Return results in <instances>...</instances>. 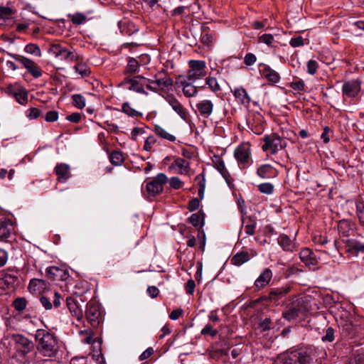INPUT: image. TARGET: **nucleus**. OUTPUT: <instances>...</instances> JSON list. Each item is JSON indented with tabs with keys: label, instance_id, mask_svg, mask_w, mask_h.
Here are the masks:
<instances>
[{
	"label": "nucleus",
	"instance_id": "60",
	"mask_svg": "<svg viewBox=\"0 0 364 364\" xmlns=\"http://www.w3.org/2000/svg\"><path fill=\"white\" fill-rule=\"evenodd\" d=\"M58 118V113L56 111L48 112L45 117L46 122H55Z\"/></svg>",
	"mask_w": 364,
	"mask_h": 364
},
{
	"label": "nucleus",
	"instance_id": "27",
	"mask_svg": "<svg viewBox=\"0 0 364 364\" xmlns=\"http://www.w3.org/2000/svg\"><path fill=\"white\" fill-rule=\"evenodd\" d=\"M261 72L262 75L272 83H277L280 80L279 73L269 66L264 65Z\"/></svg>",
	"mask_w": 364,
	"mask_h": 364
},
{
	"label": "nucleus",
	"instance_id": "54",
	"mask_svg": "<svg viewBox=\"0 0 364 364\" xmlns=\"http://www.w3.org/2000/svg\"><path fill=\"white\" fill-rule=\"evenodd\" d=\"M201 334L210 335L212 337H215L218 334V331L215 329H213L210 324H207L201 330Z\"/></svg>",
	"mask_w": 364,
	"mask_h": 364
},
{
	"label": "nucleus",
	"instance_id": "39",
	"mask_svg": "<svg viewBox=\"0 0 364 364\" xmlns=\"http://www.w3.org/2000/svg\"><path fill=\"white\" fill-rule=\"evenodd\" d=\"M122 112L132 117L142 116V114L132 108L129 102H124L122 104Z\"/></svg>",
	"mask_w": 364,
	"mask_h": 364
},
{
	"label": "nucleus",
	"instance_id": "26",
	"mask_svg": "<svg viewBox=\"0 0 364 364\" xmlns=\"http://www.w3.org/2000/svg\"><path fill=\"white\" fill-rule=\"evenodd\" d=\"M256 226L257 222L255 216L242 217V227L245 229L246 235H254Z\"/></svg>",
	"mask_w": 364,
	"mask_h": 364
},
{
	"label": "nucleus",
	"instance_id": "45",
	"mask_svg": "<svg viewBox=\"0 0 364 364\" xmlns=\"http://www.w3.org/2000/svg\"><path fill=\"white\" fill-rule=\"evenodd\" d=\"M68 17L70 18L73 23L80 25L86 21V16L82 13H76L75 14H69Z\"/></svg>",
	"mask_w": 364,
	"mask_h": 364
},
{
	"label": "nucleus",
	"instance_id": "24",
	"mask_svg": "<svg viewBox=\"0 0 364 364\" xmlns=\"http://www.w3.org/2000/svg\"><path fill=\"white\" fill-rule=\"evenodd\" d=\"M214 167L220 172L228 183H230V175L225 168L223 160L220 156H215L213 159Z\"/></svg>",
	"mask_w": 364,
	"mask_h": 364
},
{
	"label": "nucleus",
	"instance_id": "5",
	"mask_svg": "<svg viewBox=\"0 0 364 364\" xmlns=\"http://www.w3.org/2000/svg\"><path fill=\"white\" fill-rule=\"evenodd\" d=\"M85 316L93 328H97L103 321V315L98 304L91 302L87 304Z\"/></svg>",
	"mask_w": 364,
	"mask_h": 364
},
{
	"label": "nucleus",
	"instance_id": "46",
	"mask_svg": "<svg viewBox=\"0 0 364 364\" xmlns=\"http://www.w3.org/2000/svg\"><path fill=\"white\" fill-rule=\"evenodd\" d=\"M258 190L264 194H272L274 192V186L270 183H263L258 186Z\"/></svg>",
	"mask_w": 364,
	"mask_h": 364
},
{
	"label": "nucleus",
	"instance_id": "8",
	"mask_svg": "<svg viewBox=\"0 0 364 364\" xmlns=\"http://www.w3.org/2000/svg\"><path fill=\"white\" fill-rule=\"evenodd\" d=\"M14 348L18 353L26 355L33 348V343L21 334H13L11 337Z\"/></svg>",
	"mask_w": 364,
	"mask_h": 364
},
{
	"label": "nucleus",
	"instance_id": "35",
	"mask_svg": "<svg viewBox=\"0 0 364 364\" xmlns=\"http://www.w3.org/2000/svg\"><path fill=\"white\" fill-rule=\"evenodd\" d=\"M74 69L82 77H88L91 73L90 67L82 61L77 63Z\"/></svg>",
	"mask_w": 364,
	"mask_h": 364
},
{
	"label": "nucleus",
	"instance_id": "9",
	"mask_svg": "<svg viewBox=\"0 0 364 364\" xmlns=\"http://www.w3.org/2000/svg\"><path fill=\"white\" fill-rule=\"evenodd\" d=\"M168 181V178L164 173H159L151 181L146 184V189L150 196H155L161 193L164 190V185Z\"/></svg>",
	"mask_w": 364,
	"mask_h": 364
},
{
	"label": "nucleus",
	"instance_id": "43",
	"mask_svg": "<svg viewBox=\"0 0 364 364\" xmlns=\"http://www.w3.org/2000/svg\"><path fill=\"white\" fill-rule=\"evenodd\" d=\"M27 303L24 297H18L14 301L13 305L16 311H22L26 308Z\"/></svg>",
	"mask_w": 364,
	"mask_h": 364
},
{
	"label": "nucleus",
	"instance_id": "12",
	"mask_svg": "<svg viewBox=\"0 0 364 364\" xmlns=\"http://www.w3.org/2000/svg\"><path fill=\"white\" fill-rule=\"evenodd\" d=\"M361 91V82L359 80L346 81L342 86L343 96L348 98H355Z\"/></svg>",
	"mask_w": 364,
	"mask_h": 364
},
{
	"label": "nucleus",
	"instance_id": "4",
	"mask_svg": "<svg viewBox=\"0 0 364 364\" xmlns=\"http://www.w3.org/2000/svg\"><path fill=\"white\" fill-rule=\"evenodd\" d=\"M263 141L262 150L268 151L271 154H275L279 150L284 149L287 145L286 139L277 134L266 135L264 136Z\"/></svg>",
	"mask_w": 364,
	"mask_h": 364
},
{
	"label": "nucleus",
	"instance_id": "50",
	"mask_svg": "<svg viewBox=\"0 0 364 364\" xmlns=\"http://www.w3.org/2000/svg\"><path fill=\"white\" fill-rule=\"evenodd\" d=\"M258 42L263 43L267 46H270L274 42V36L272 34H263L259 36Z\"/></svg>",
	"mask_w": 364,
	"mask_h": 364
},
{
	"label": "nucleus",
	"instance_id": "44",
	"mask_svg": "<svg viewBox=\"0 0 364 364\" xmlns=\"http://www.w3.org/2000/svg\"><path fill=\"white\" fill-rule=\"evenodd\" d=\"M356 214L359 222L364 225V201L359 200L356 202Z\"/></svg>",
	"mask_w": 364,
	"mask_h": 364
},
{
	"label": "nucleus",
	"instance_id": "57",
	"mask_svg": "<svg viewBox=\"0 0 364 364\" xmlns=\"http://www.w3.org/2000/svg\"><path fill=\"white\" fill-rule=\"evenodd\" d=\"M257 58L255 54L250 53L246 54L244 58V63L246 65H252L255 63Z\"/></svg>",
	"mask_w": 364,
	"mask_h": 364
},
{
	"label": "nucleus",
	"instance_id": "63",
	"mask_svg": "<svg viewBox=\"0 0 364 364\" xmlns=\"http://www.w3.org/2000/svg\"><path fill=\"white\" fill-rule=\"evenodd\" d=\"M290 45L294 47H299L304 45V39L301 36H297L291 39Z\"/></svg>",
	"mask_w": 364,
	"mask_h": 364
},
{
	"label": "nucleus",
	"instance_id": "31",
	"mask_svg": "<svg viewBox=\"0 0 364 364\" xmlns=\"http://www.w3.org/2000/svg\"><path fill=\"white\" fill-rule=\"evenodd\" d=\"M341 331L344 336L348 338H352L355 336L357 333V328L349 321H346L341 324Z\"/></svg>",
	"mask_w": 364,
	"mask_h": 364
},
{
	"label": "nucleus",
	"instance_id": "52",
	"mask_svg": "<svg viewBox=\"0 0 364 364\" xmlns=\"http://www.w3.org/2000/svg\"><path fill=\"white\" fill-rule=\"evenodd\" d=\"M26 116L30 119H36L40 116V111L37 108L32 107L25 112Z\"/></svg>",
	"mask_w": 364,
	"mask_h": 364
},
{
	"label": "nucleus",
	"instance_id": "49",
	"mask_svg": "<svg viewBox=\"0 0 364 364\" xmlns=\"http://www.w3.org/2000/svg\"><path fill=\"white\" fill-rule=\"evenodd\" d=\"M304 82L300 79L290 83V87L298 92H304Z\"/></svg>",
	"mask_w": 364,
	"mask_h": 364
},
{
	"label": "nucleus",
	"instance_id": "13",
	"mask_svg": "<svg viewBox=\"0 0 364 364\" xmlns=\"http://www.w3.org/2000/svg\"><path fill=\"white\" fill-rule=\"evenodd\" d=\"M6 92L13 97L17 102L22 105L28 103V97L26 90L18 85H9L6 87Z\"/></svg>",
	"mask_w": 364,
	"mask_h": 364
},
{
	"label": "nucleus",
	"instance_id": "38",
	"mask_svg": "<svg viewBox=\"0 0 364 364\" xmlns=\"http://www.w3.org/2000/svg\"><path fill=\"white\" fill-rule=\"evenodd\" d=\"M139 62L134 58H129L126 68V71L129 74H134L139 72Z\"/></svg>",
	"mask_w": 364,
	"mask_h": 364
},
{
	"label": "nucleus",
	"instance_id": "48",
	"mask_svg": "<svg viewBox=\"0 0 364 364\" xmlns=\"http://www.w3.org/2000/svg\"><path fill=\"white\" fill-rule=\"evenodd\" d=\"M25 51L30 54H33L37 56L41 55V50L38 46L33 43H29L26 46Z\"/></svg>",
	"mask_w": 364,
	"mask_h": 364
},
{
	"label": "nucleus",
	"instance_id": "17",
	"mask_svg": "<svg viewBox=\"0 0 364 364\" xmlns=\"http://www.w3.org/2000/svg\"><path fill=\"white\" fill-rule=\"evenodd\" d=\"M53 50L55 56L59 57L61 60H69L71 62L76 61L77 60L76 54L60 45L54 46Z\"/></svg>",
	"mask_w": 364,
	"mask_h": 364
},
{
	"label": "nucleus",
	"instance_id": "16",
	"mask_svg": "<svg viewBox=\"0 0 364 364\" xmlns=\"http://www.w3.org/2000/svg\"><path fill=\"white\" fill-rule=\"evenodd\" d=\"M166 102L172 107V109L184 120L188 118V112L179 101L173 95H168L166 97Z\"/></svg>",
	"mask_w": 364,
	"mask_h": 364
},
{
	"label": "nucleus",
	"instance_id": "34",
	"mask_svg": "<svg viewBox=\"0 0 364 364\" xmlns=\"http://www.w3.org/2000/svg\"><path fill=\"white\" fill-rule=\"evenodd\" d=\"M46 273L49 277L54 279H56L58 277H60L61 279H65L67 277V273L56 267H48L46 269Z\"/></svg>",
	"mask_w": 364,
	"mask_h": 364
},
{
	"label": "nucleus",
	"instance_id": "32",
	"mask_svg": "<svg viewBox=\"0 0 364 364\" xmlns=\"http://www.w3.org/2000/svg\"><path fill=\"white\" fill-rule=\"evenodd\" d=\"M68 307L73 316L75 317L77 321H80L83 317V313L77 303L73 299H68Z\"/></svg>",
	"mask_w": 364,
	"mask_h": 364
},
{
	"label": "nucleus",
	"instance_id": "29",
	"mask_svg": "<svg viewBox=\"0 0 364 364\" xmlns=\"http://www.w3.org/2000/svg\"><path fill=\"white\" fill-rule=\"evenodd\" d=\"M18 278L14 274H5L0 276V287L2 289H10L13 287Z\"/></svg>",
	"mask_w": 364,
	"mask_h": 364
},
{
	"label": "nucleus",
	"instance_id": "23",
	"mask_svg": "<svg viewBox=\"0 0 364 364\" xmlns=\"http://www.w3.org/2000/svg\"><path fill=\"white\" fill-rule=\"evenodd\" d=\"M232 92L240 103L246 107L249 106L251 100L245 88L242 87H236Z\"/></svg>",
	"mask_w": 364,
	"mask_h": 364
},
{
	"label": "nucleus",
	"instance_id": "37",
	"mask_svg": "<svg viewBox=\"0 0 364 364\" xmlns=\"http://www.w3.org/2000/svg\"><path fill=\"white\" fill-rule=\"evenodd\" d=\"M278 243L285 251H292L293 245L290 238L284 234L278 237Z\"/></svg>",
	"mask_w": 364,
	"mask_h": 364
},
{
	"label": "nucleus",
	"instance_id": "30",
	"mask_svg": "<svg viewBox=\"0 0 364 364\" xmlns=\"http://www.w3.org/2000/svg\"><path fill=\"white\" fill-rule=\"evenodd\" d=\"M193 82L187 79L181 82L183 85V93L187 97H194L198 93L197 87L192 85Z\"/></svg>",
	"mask_w": 364,
	"mask_h": 364
},
{
	"label": "nucleus",
	"instance_id": "59",
	"mask_svg": "<svg viewBox=\"0 0 364 364\" xmlns=\"http://www.w3.org/2000/svg\"><path fill=\"white\" fill-rule=\"evenodd\" d=\"M13 14V11L8 6H0V18H6Z\"/></svg>",
	"mask_w": 364,
	"mask_h": 364
},
{
	"label": "nucleus",
	"instance_id": "33",
	"mask_svg": "<svg viewBox=\"0 0 364 364\" xmlns=\"http://www.w3.org/2000/svg\"><path fill=\"white\" fill-rule=\"evenodd\" d=\"M129 83L130 84V86L129 87L130 90L135 91L138 93L144 94L146 95H148V92H146L144 90V88H142L141 87V82H140L139 75L135 76L132 79H130L129 80Z\"/></svg>",
	"mask_w": 364,
	"mask_h": 364
},
{
	"label": "nucleus",
	"instance_id": "10",
	"mask_svg": "<svg viewBox=\"0 0 364 364\" xmlns=\"http://www.w3.org/2000/svg\"><path fill=\"white\" fill-rule=\"evenodd\" d=\"M14 59L21 63L26 70L34 77L38 78L42 75L41 68L32 60L20 55H12Z\"/></svg>",
	"mask_w": 364,
	"mask_h": 364
},
{
	"label": "nucleus",
	"instance_id": "41",
	"mask_svg": "<svg viewBox=\"0 0 364 364\" xmlns=\"http://www.w3.org/2000/svg\"><path fill=\"white\" fill-rule=\"evenodd\" d=\"M109 161L114 166H120L124 162V156L120 151H114L110 154Z\"/></svg>",
	"mask_w": 364,
	"mask_h": 364
},
{
	"label": "nucleus",
	"instance_id": "36",
	"mask_svg": "<svg viewBox=\"0 0 364 364\" xmlns=\"http://www.w3.org/2000/svg\"><path fill=\"white\" fill-rule=\"evenodd\" d=\"M154 132L159 136L160 137L166 139L169 141H176V136L170 133H168L164 128L161 127L159 125L154 126Z\"/></svg>",
	"mask_w": 364,
	"mask_h": 364
},
{
	"label": "nucleus",
	"instance_id": "64",
	"mask_svg": "<svg viewBox=\"0 0 364 364\" xmlns=\"http://www.w3.org/2000/svg\"><path fill=\"white\" fill-rule=\"evenodd\" d=\"M195 282L193 279H189L186 284V291L188 294H193L195 289Z\"/></svg>",
	"mask_w": 364,
	"mask_h": 364
},
{
	"label": "nucleus",
	"instance_id": "7",
	"mask_svg": "<svg viewBox=\"0 0 364 364\" xmlns=\"http://www.w3.org/2000/svg\"><path fill=\"white\" fill-rule=\"evenodd\" d=\"M188 63L190 69L186 76L188 81L195 82L205 76L206 64L205 61L192 60Z\"/></svg>",
	"mask_w": 364,
	"mask_h": 364
},
{
	"label": "nucleus",
	"instance_id": "28",
	"mask_svg": "<svg viewBox=\"0 0 364 364\" xmlns=\"http://www.w3.org/2000/svg\"><path fill=\"white\" fill-rule=\"evenodd\" d=\"M69 170V166L65 164H60L55 166V172L58 176L60 181L64 182L70 177Z\"/></svg>",
	"mask_w": 364,
	"mask_h": 364
},
{
	"label": "nucleus",
	"instance_id": "21",
	"mask_svg": "<svg viewBox=\"0 0 364 364\" xmlns=\"http://www.w3.org/2000/svg\"><path fill=\"white\" fill-rule=\"evenodd\" d=\"M171 169H177L179 174H188L190 170L189 162L183 158L178 157L169 166Z\"/></svg>",
	"mask_w": 364,
	"mask_h": 364
},
{
	"label": "nucleus",
	"instance_id": "22",
	"mask_svg": "<svg viewBox=\"0 0 364 364\" xmlns=\"http://www.w3.org/2000/svg\"><path fill=\"white\" fill-rule=\"evenodd\" d=\"M299 258L306 266H314L317 264V259L309 248L302 249L299 252Z\"/></svg>",
	"mask_w": 364,
	"mask_h": 364
},
{
	"label": "nucleus",
	"instance_id": "25",
	"mask_svg": "<svg viewBox=\"0 0 364 364\" xmlns=\"http://www.w3.org/2000/svg\"><path fill=\"white\" fill-rule=\"evenodd\" d=\"M257 174L261 178H270L277 176V171L269 164H263L257 170Z\"/></svg>",
	"mask_w": 364,
	"mask_h": 364
},
{
	"label": "nucleus",
	"instance_id": "20",
	"mask_svg": "<svg viewBox=\"0 0 364 364\" xmlns=\"http://www.w3.org/2000/svg\"><path fill=\"white\" fill-rule=\"evenodd\" d=\"M13 230L12 223L10 219L5 217L0 218V240L9 237Z\"/></svg>",
	"mask_w": 364,
	"mask_h": 364
},
{
	"label": "nucleus",
	"instance_id": "51",
	"mask_svg": "<svg viewBox=\"0 0 364 364\" xmlns=\"http://www.w3.org/2000/svg\"><path fill=\"white\" fill-rule=\"evenodd\" d=\"M318 64L314 60H310L307 63V73L310 75H314L318 69Z\"/></svg>",
	"mask_w": 364,
	"mask_h": 364
},
{
	"label": "nucleus",
	"instance_id": "14",
	"mask_svg": "<svg viewBox=\"0 0 364 364\" xmlns=\"http://www.w3.org/2000/svg\"><path fill=\"white\" fill-rule=\"evenodd\" d=\"M272 272L269 268H264L255 282V287L262 289L269 285L272 279Z\"/></svg>",
	"mask_w": 364,
	"mask_h": 364
},
{
	"label": "nucleus",
	"instance_id": "19",
	"mask_svg": "<svg viewBox=\"0 0 364 364\" xmlns=\"http://www.w3.org/2000/svg\"><path fill=\"white\" fill-rule=\"evenodd\" d=\"M200 115L203 118H209L213 111V103L209 100H203L196 104Z\"/></svg>",
	"mask_w": 364,
	"mask_h": 364
},
{
	"label": "nucleus",
	"instance_id": "42",
	"mask_svg": "<svg viewBox=\"0 0 364 364\" xmlns=\"http://www.w3.org/2000/svg\"><path fill=\"white\" fill-rule=\"evenodd\" d=\"M45 286L46 284L43 280L34 279L30 281L28 288L31 291H40Z\"/></svg>",
	"mask_w": 364,
	"mask_h": 364
},
{
	"label": "nucleus",
	"instance_id": "53",
	"mask_svg": "<svg viewBox=\"0 0 364 364\" xmlns=\"http://www.w3.org/2000/svg\"><path fill=\"white\" fill-rule=\"evenodd\" d=\"M321 340L324 342H332L334 340V330L332 327H328L326 331V334Z\"/></svg>",
	"mask_w": 364,
	"mask_h": 364
},
{
	"label": "nucleus",
	"instance_id": "55",
	"mask_svg": "<svg viewBox=\"0 0 364 364\" xmlns=\"http://www.w3.org/2000/svg\"><path fill=\"white\" fill-rule=\"evenodd\" d=\"M156 142V139L154 136H148L145 141L144 149L150 151Z\"/></svg>",
	"mask_w": 364,
	"mask_h": 364
},
{
	"label": "nucleus",
	"instance_id": "47",
	"mask_svg": "<svg viewBox=\"0 0 364 364\" xmlns=\"http://www.w3.org/2000/svg\"><path fill=\"white\" fill-rule=\"evenodd\" d=\"M206 84L208 85L210 89L214 92L220 90V87L215 77H208L206 79Z\"/></svg>",
	"mask_w": 364,
	"mask_h": 364
},
{
	"label": "nucleus",
	"instance_id": "6",
	"mask_svg": "<svg viewBox=\"0 0 364 364\" xmlns=\"http://www.w3.org/2000/svg\"><path fill=\"white\" fill-rule=\"evenodd\" d=\"M234 156L240 168H247L252 163L250 145L242 144L238 146L234 151Z\"/></svg>",
	"mask_w": 364,
	"mask_h": 364
},
{
	"label": "nucleus",
	"instance_id": "2",
	"mask_svg": "<svg viewBox=\"0 0 364 364\" xmlns=\"http://www.w3.org/2000/svg\"><path fill=\"white\" fill-rule=\"evenodd\" d=\"M311 350H294L279 357L277 364H311L313 360Z\"/></svg>",
	"mask_w": 364,
	"mask_h": 364
},
{
	"label": "nucleus",
	"instance_id": "1",
	"mask_svg": "<svg viewBox=\"0 0 364 364\" xmlns=\"http://www.w3.org/2000/svg\"><path fill=\"white\" fill-rule=\"evenodd\" d=\"M37 350L46 357H53L58 351V341L54 334L44 329H38L36 332Z\"/></svg>",
	"mask_w": 364,
	"mask_h": 364
},
{
	"label": "nucleus",
	"instance_id": "40",
	"mask_svg": "<svg viewBox=\"0 0 364 364\" xmlns=\"http://www.w3.org/2000/svg\"><path fill=\"white\" fill-rule=\"evenodd\" d=\"M71 98L73 105L77 108L82 109L85 107L86 100L81 94H74L72 95Z\"/></svg>",
	"mask_w": 364,
	"mask_h": 364
},
{
	"label": "nucleus",
	"instance_id": "18",
	"mask_svg": "<svg viewBox=\"0 0 364 364\" xmlns=\"http://www.w3.org/2000/svg\"><path fill=\"white\" fill-rule=\"evenodd\" d=\"M156 81L157 90L159 91L168 90L173 86V80L166 74L159 73L154 75Z\"/></svg>",
	"mask_w": 364,
	"mask_h": 364
},
{
	"label": "nucleus",
	"instance_id": "56",
	"mask_svg": "<svg viewBox=\"0 0 364 364\" xmlns=\"http://www.w3.org/2000/svg\"><path fill=\"white\" fill-rule=\"evenodd\" d=\"M169 184L171 188L174 189H179L181 187L183 182L178 177L174 176L171 178Z\"/></svg>",
	"mask_w": 364,
	"mask_h": 364
},
{
	"label": "nucleus",
	"instance_id": "62",
	"mask_svg": "<svg viewBox=\"0 0 364 364\" xmlns=\"http://www.w3.org/2000/svg\"><path fill=\"white\" fill-rule=\"evenodd\" d=\"M189 221L193 226L198 227L200 224L201 218L198 214L194 213L189 218Z\"/></svg>",
	"mask_w": 364,
	"mask_h": 364
},
{
	"label": "nucleus",
	"instance_id": "58",
	"mask_svg": "<svg viewBox=\"0 0 364 364\" xmlns=\"http://www.w3.org/2000/svg\"><path fill=\"white\" fill-rule=\"evenodd\" d=\"M40 302L46 310H50L53 307L50 298L46 296H41L40 297Z\"/></svg>",
	"mask_w": 364,
	"mask_h": 364
},
{
	"label": "nucleus",
	"instance_id": "3",
	"mask_svg": "<svg viewBox=\"0 0 364 364\" xmlns=\"http://www.w3.org/2000/svg\"><path fill=\"white\" fill-rule=\"evenodd\" d=\"M309 310L308 303L304 299H299L287 306L283 316L289 321L301 319Z\"/></svg>",
	"mask_w": 364,
	"mask_h": 364
},
{
	"label": "nucleus",
	"instance_id": "11",
	"mask_svg": "<svg viewBox=\"0 0 364 364\" xmlns=\"http://www.w3.org/2000/svg\"><path fill=\"white\" fill-rule=\"evenodd\" d=\"M291 286L285 284L279 287H274L269 289L267 296H264L262 299L267 300L271 302L277 303L280 299L286 296L291 291Z\"/></svg>",
	"mask_w": 364,
	"mask_h": 364
},
{
	"label": "nucleus",
	"instance_id": "15",
	"mask_svg": "<svg viewBox=\"0 0 364 364\" xmlns=\"http://www.w3.org/2000/svg\"><path fill=\"white\" fill-rule=\"evenodd\" d=\"M257 255V252L252 250H251L250 252L241 251L235 255L231 258L230 261L232 264L239 267L248 262L251 257H255Z\"/></svg>",
	"mask_w": 364,
	"mask_h": 364
},
{
	"label": "nucleus",
	"instance_id": "61",
	"mask_svg": "<svg viewBox=\"0 0 364 364\" xmlns=\"http://www.w3.org/2000/svg\"><path fill=\"white\" fill-rule=\"evenodd\" d=\"M8 260V252L0 247V267L4 266Z\"/></svg>",
	"mask_w": 364,
	"mask_h": 364
}]
</instances>
